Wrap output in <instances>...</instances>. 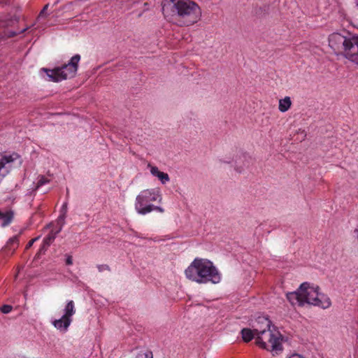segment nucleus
Instances as JSON below:
<instances>
[{
    "label": "nucleus",
    "mask_w": 358,
    "mask_h": 358,
    "mask_svg": "<svg viewBox=\"0 0 358 358\" xmlns=\"http://www.w3.org/2000/svg\"><path fill=\"white\" fill-rule=\"evenodd\" d=\"M13 212L12 210H6L5 213L0 211V220H1V226L6 227L13 220Z\"/></svg>",
    "instance_id": "11"
},
{
    "label": "nucleus",
    "mask_w": 358,
    "mask_h": 358,
    "mask_svg": "<svg viewBox=\"0 0 358 358\" xmlns=\"http://www.w3.org/2000/svg\"><path fill=\"white\" fill-rule=\"evenodd\" d=\"M328 42L336 56L342 55L358 66V34L334 32L329 36Z\"/></svg>",
    "instance_id": "3"
},
{
    "label": "nucleus",
    "mask_w": 358,
    "mask_h": 358,
    "mask_svg": "<svg viewBox=\"0 0 358 358\" xmlns=\"http://www.w3.org/2000/svg\"><path fill=\"white\" fill-rule=\"evenodd\" d=\"M287 299L292 305L300 306L308 303L327 308L331 306L329 298L319 292V287L306 282L302 283L296 291L287 293Z\"/></svg>",
    "instance_id": "4"
},
{
    "label": "nucleus",
    "mask_w": 358,
    "mask_h": 358,
    "mask_svg": "<svg viewBox=\"0 0 358 358\" xmlns=\"http://www.w3.org/2000/svg\"><path fill=\"white\" fill-rule=\"evenodd\" d=\"M186 277L199 284H217L221 275L213 262L206 259H195L185 271Z\"/></svg>",
    "instance_id": "5"
},
{
    "label": "nucleus",
    "mask_w": 358,
    "mask_h": 358,
    "mask_svg": "<svg viewBox=\"0 0 358 358\" xmlns=\"http://www.w3.org/2000/svg\"><path fill=\"white\" fill-rule=\"evenodd\" d=\"M34 243V240H31L28 244L27 245V248H29L30 247H31V245H33V243Z\"/></svg>",
    "instance_id": "25"
},
{
    "label": "nucleus",
    "mask_w": 358,
    "mask_h": 358,
    "mask_svg": "<svg viewBox=\"0 0 358 358\" xmlns=\"http://www.w3.org/2000/svg\"><path fill=\"white\" fill-rule=\"evenodd\" d=\"M258 324H262V326L255 328L257 334L256 344L271 352L273 355L281 353L285 337L276 329L271 327V322L267 318L259 317Z\"/></svg>",
    "instance_id": "2"
},
{
    "label": "nucleus",
    "mask_w": 358,
    "mask_h": 358,
    "mask_svg": "<svg viewBox=\"0 0 358 358\" xmlns=\"http://www.w3.org/2000/svg\"><path fill=\"white\" fill-rule=\"evenodd\" d=\"M261 326H262V324H258V322H257L256 325L253 326V328H255L256 327H261ZM241 335H242L243 340L246 343L252 341L254 338H255L257 339V334L255 331V329H253V330H252L248 328H244L241 330Z\"/></svg>",
    "instance_id": "9"
},
{
    "label": "nucleus",
    "mask_w": 358,
    "mask_h": 358,
    "mask_svg": "<svg viewBox=\"0 0 358 358\" xmlns=\"http://www.w3.org/2000/svg\"><path fill=\"white\" fill-rule=\"evenodd\" d=\"M17 35V33L15 32V31H10L8 34V37H13V36H15Z\"/></svg>",
    "instance_id": "24"
},
{
    "label": "nucleus",
    "mask_w": 358,
    "mask_h": 358,
    "mask_svg": "<svg viewBox=\"0 0 358 358\" xmlns=\"http://www.w3.org/2000/svg\"><path fill=\"white\" fill-rule=\"evenodd\" d=\"M73 262H72V259L71 257H69L66 259V264H69V265H71L72 264Z\"/></svg>",
    "instance_id": "26"
},
{
    "label": "nucleus",
    "mask_w": 358,
    "mask_h": 358,
    "mask_svg": "<svg viewBox=\"0 0 358 358\" xmlns=\"http://www.w3.org/2000/svg\"><path fill=\"white\" fill-rule=\"evenodd\" d=\"M249 165V161L248 159H245V162L243 164L244 166H248Z\"/></svg>",
    "instance_id": "27"
},
{
    "label": "nucleus",
    "mask_w": 358,
    "mask_h": 358,
    "mask_svg": "<svg viewBox=\"0 0 358 358\" xmlns=\"http://www.w3.org/2000/svg\"><path fill=\"white\" fill-rule=\"evenodd\" d=\"M162 195L158 188L145 189L136 196L134 203L135 210L140 215H146L152 211L164 213V209L160 206H155L152 203H161Z\"/></svg>",
    "instance_id": "6"
},
{
    "label": "nucleus",
    "mask_w": 358,
    "mask_h": 358,
    "mask_svg": "<svg viewBox=\"0 0 358 358\" xmlns=\"http://www.w3.org/2000/svg\"><path fill=\"white\" fill-rule=\"evenodd\" d=\"M67 210V203H64L62 208V215L59 217V219L64 220L65 214Z\"/></svg>",
    "instance_id": "21"
},
{
    "label": "nucleus",
    "mask_w": 358,
    "mask_h": 358,
    "mask_svg": "<svg viewBox=\"0 0 358 358\" xmlns=\"http://www.w3.org/2000/svg\"><path fill=\"white\" fill-rule=\"evenodd\" d=\"M75 313V303L73 301L70 300L65 306L63 315L59 319L54 320L52 322V324L60 332L65 333L68 331L72 322V317Z\"/></svg>",
    "instance_id": "8"
},
{
    "label": "nucleus",
    "mask_w": 358,
    "mask_h": 358,
    "mask_svg": "<svg viewBox=\"0 0 358 358\" xmlns=\"http://www.w3.org/2000/svg\"><path fill=\"white\" fill-rule=\"evenodd\" d=\"M49 180L46 179L44 176H41L39 178V180L37 183V187L43 185L45 183H48Z\"/></svg>",
    "instance_id": "19"
},
{
    "label": "nucleus",
    "mask_w": 358,
    "mask_h": 358,
    "mask_svg": "<svg viewBox=\"0 0 358 358\" xmlns=\"http://www.w3.org/2000/svg\"><path fill=\"white\" fill-rule=\"evenodd\" d=\"M62 227L56 231H51L50 234L44 238L42 247L40 249V252H45L48 246L55 241L57 234L60 232Z\"/></svg>",
    "instance_id": "10"
},
{
    "label": "nucleus",
    "mask_w": 358,
    "mask_h": 358,
    "mask_svg": "<svg viewBox=\"0 0 358 358\" xmlns=\"http://www.w3.org/2000/svg\"><path fill=\"white\" fill-rule=\"evenodd\" d=\"M236 164L238 165V162L237 160H236Z\"/></svg>",
    "instance_id": "30"
},
{
    "label": "nucleus",
    "mask_w": 358,
    "mask_h": 358,
    "mask_svg": "<svg viewBox=\"0 0 358 358\" xmlns=\"http://www.w3.org/2000/svg\"><path fill=\"white\" fill-rule=\"evenodd\" d=\"M11 310H12V306L10 305H3L1 308V311L5 314L9 313Z\"/></svg>",
    "instance_id": "18"
},
{
    "label": "nucleus",
    "mask_w": 358,
    "mask_h": 358,
    "mask_svg": "<svg viewBox=\"0 0 358 358\" xmlns=\"http://www.w3.org/2000/svg\"><path fill=\"white\" fill-rule=\"evenodd\" d=\"M292 106V101L289 96H285L279 100L278 110L281 113L287 111Z\"/></svg>",
    "instance_id": "12"
},
{
    "label": "nucleus",
    "mask_w": 358,
    "mask_h": 358,
    "mask_svg": "<svg viewBox=\"0 0 358 358\" xmlns=\"http://www.w3.org/2000/svg\"><path fill=\"white\" fill-rule=\"evenodd\" d=\"M157 178L161 181L162 184H166L170 180V178L166 173L160 172L158 175Z\"/></svg>",
    "instance_id": "14"
},
{
    "label": "nucleus",
    "mask_w": 358,
    "mask_h": 358,
    "mask_svg": "<svg viewBox=\"0 0 358 358\" xmlns=\"http://www.w3.org/2000/svg\"><path fill=\"white\" fill-rule=\"evenodd\" d=\"M18 246V236H15L12 238H10L8 243H7V245L6 247L9 249V250H15V248H17Z\"/></svg>",
    "instance_id": "13"
},
{
    "label": "nucleus",
    "mask_w": 358,
    "mask_h": 358,
    "mask_svg": "<svg viewBox=\"0 0 358 358\" xmlns=\"http://www.w3.org/2000/svg\"><path fill=\"white\" fill-rule=\"evenodd\" d=\"M148 167L150 168V171L151 174L153 176H155L157 178L158 175L160 173V171L158 169L157 166H152L150 164H148Z\"/></svg>",
    "instance_id": "16"
},
{
    "label": "nucleus",
    "mask_w": 358,
    "mask_h": 358,
    "mask_svg": "<svg viewBox=\"0 0 358 358\" xmlns=\"http://www.w3.org/2000/svg\"><path fill=\"white\" fill-rule=\"evenodd\" d=\"M39 238L38 237H36L35 238H33L32 240H34V242L36 241V240H38Z\"/></svg>",
    "instance_id": "29"
},
{
    "label": "nucleus",
    "mask_w": 358,
    "mask_h": 358,
    "mask_svg": "<svg viewBox=\"0 0 358 358\" xmlns=\"http://www.w3.org/2000/svg\"><path fill=\"white\" fill-rule=\"evenodd\" d=\"M80 60V55L73 56L68 64H64L61 67L53 69H42V71L47 73L50 80L53 82H60L64 80L73 78L78 71V63Z\"/></svg>",
    "instance_id": "7"
},
{
    "label": "nucleus",
    "mask_w": 358,
    "mask_h": 358,
    "mask_svg": "<svg viewBox=\"0 0 358 358\" xmlns=\"http://www.w3.org/2000/svg\"><path fill=\"white\" fill-rule=\"evenodd\" d=\"M99 271H110V267L107 264H101L97 266Z\"/></svg>",
    "instance_id": "20"
},
{
    "label": "nucleus",
    "mask_w": 358,
    "mask_h": 358,
    "mask_svg": "<svg viewBox=\"0 0 358 358\" xmlns=\"http://www.w3.org/2000/svg\"><path fill=\"white\" fill-rule=\"evenodd\" d=\"M287 358H305V357L300 354L293 353L292 355L289 356Z\"/></svg>",
    "instance_id": "22"
},
{
    "label": "nucleus",
    "mask_w": 358,
    "mask_h": 358,
    "mask_svg": "<svg viewBox=\"0 0 358 358\" xmlns=\"http://www.w3.org/2000/svg\"><path fill=\"white\" fill-rule=\"evenodd\" d=\"M27 29V28H25V29H22V30L20 31V33H23V32H24V31H26Z\"/></svg>",
    "instance_id": "28"
},
{
    "label": "nucleus",
    "mask_w": 358,
    "mask_h": 358,
    "mask_svg": "<svg viewBox=\"0 0 358 358\" xmlns=\"http://www.w3.org/2000/svg\"><path fill=\"white\" fill-rule=\"evenodd\" d=\"M136 358H153V355L151 351H141L138 353Z\"/></svg>",
    "instance_id": "15"
},
{
    "label": "nucleus",
    "mask_w": 358,
    "mask_h": 358,
    "mask_svg": "<svg viewBox=\"0 0 358 358\" xmlns=\"http://www.w3.org/2000/svg\"><path fill=\"white\" fill-rule=\"evenodd\" d=\"M48 7V4L44 6V8H43V10L41 11V13L39 14V17L43 16L45 14V12L46 11Z\"/></svg>",
    "instance_id": "23"
},
{
    "label": "nucleus",
    "mask_w": 358,
    "mask_h": 358,
    "mask_svg": "<svg viewBox=\"0 0 358 358\" xmlns=\"http://www.w3.org/2000/svg\"><path fill=\"white\" fill-rule=\"evenodd\" d=\"M148 167L150 168V171L151 174L153 176H155L157 178L158 175L160 173V171L158 169L157 166H152L150 164H148Z\"/></svg>",
    "instance_id": "17"
},
{
    "label": "nucleus",
    "mask_w": 358,
    "mask_h": 358,
    "mask_svg": "<svg viewBox=\"0 0 358 358\" xmlns=\"http://www.w3.org/2000/svg\"><path fill=\"white\" fill-rule=\"evenodd\" d=\"M162 13L170 22L178 27H189L201 17V9L190 0H163Z\"/></svg>",
    "instance_id": "1"
}]
</instances>
